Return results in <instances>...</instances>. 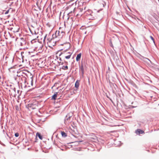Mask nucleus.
Returning <instances> with one entry per match:
<instances>
[{
	"label": "nucleus",
	"instance_id": "1",
	"mask_svg": "<svg viewBox=\"0 0 159 159\" xmlns=\"http://www.w3.org/2000/svg\"><path fill=\"white\" fill-rule=\"evenodd\" d=\"M63 32L62 31L61 32L59 31L56 30L55 33L52 34L51 39H48V40L49 42H51L55 38H58V39L61 38L63 35Z\"/></svg>",
	"mask_w": 159,
	"mask_h": 159
},
{
	"label": "nucleus",
	"instance_id": "2",
	"mask_svg": "<svg viewBox=\"0 0 159 159\" xmlns=\"http://www.w3.org/2000/svg\"><path fill=\"white\" fill-rule=\"evenodd\" d=\"M39 105V102L36 100H33L31 101L27 105H26V107L30 109H34L38 107Z\"/></svg>",
	"mask_w": 159,
	"mask_h": 159
},
{
	"label": "nucleus",
	"instance_id": "3",
	"mask_svg": "<svg viewBox=\"0 0 159 159\" xmlns=\"http://www.w3.org/2000/svg\"><path fill=\"white\" fill-rule=\"evenodd\" d=\"M85 62L82 61L80 65H79L80 71L81 72L82 75L83 76L84 74V68L86 67Z\"/></svg>",
	"mask_w": 159,
	"mask_h": 159
},
{
	"label": "nucleus",
	"instance_id": "4",
	"mask_svg": "<svg viewBox=\"0 0 159 159\" xmlns=\"http://www.w3.org/2000/svg\"><path fill=\"white\" fill-rule=\"evenodd\" d=\"M28 78L29 77L30 78V80L31 82H30V85L31 86L33 85V75L30 72H28V74L26 75Z\"/></svg>",
	"mask_w": 159,
	"mask_h": 159
},
{
	"label": "nucleus",
	"instance_id": "5",
	"mask_svg": "<svg viewBox=\"0 0 159 159\" xmlns=\"http://www.w3.org/2000/svg\"><path fill=\"white\" fill-rule=\"evenodd\" d=\"M31 82V80H30V79L28 78V79H27L25 80V88H26L28 87H30V82Z\"/></svg>",
	"mask_w": 159,
	"mask_h": 159
},
{
	"label": "nucleus",
	"instance_id": "6",
	"mask_svg": "<svg viewBox=\"0 0 159 159\" xmlns=\"http://www.w3.org/2000/svg\"><path fill=\"white\" fill-rule=\"evenodd\" d=\"M71 116H70L69 114H67L64 120V123L66 125L68 124L67 121H70V119Z\"/></svg>",
	"mask_w": 159,
	"mask_h": 159
},
{
	"label": "nucleus",
	"instance_id": "7",
	"mask_svg": "<svg viewBox=\"0 0 159 159\" xmlns=\"http://www.w3.org/2000/svg\"><path fill=\"white\" fill-rule=\"evenodd\" d=\"M37 137H39V138L41 140H42L43 139V137L41 135L40 133L37 132L36 134V137L35 138L36 140L35 141V142H37Z\"/></svg>",
	"mask_w": 159,
	"mask_h": 159
},
{
	"label": "nucleus",
	"instance_id": "8",
	"mask_svg": "<svg viewBox=\"0 0 159 159\" xmlns=\"http://www.w3.org/2000/svg\"><path fill=\"white\" fill-rule=\"evenodd\" d=\"M20 39V45L22 46L25 45L26 42L24 39L23 38H21Z\"/></svg>",
	"mask_w": 159,
	"mask_h": 159
},
{
	"label": "nucleus",
	"instance_id": "9",
	"mask_svg": "<svg viewBox=\"0 0 159 159\" xmlns=\"http://www.w3.org/2000/svg\"><path fill=\"white\" fill-rule=\"evenodd\" d=\"M80 80H77L75 82V87L76 88V90H77L78 89V88L79 86L80 85Z\"/></svg>",
	"mask_w": 159,
	"mask_h": 159
},
{
	"label": "nucleus",
	"instance_id": "10",
	"mask_svg": "<svg viewBox=\"0 0 159 159\" xmlns=\"http://www.w3.org/2000/svg\"><path fill=\"white\" fill-rule=\"evenodd\" d=\"M135 133L137 134H139L144 133V131H143L140 129H137L136 130Z\"/></svg>",
	"mask_w": 159,
	"mask_h": 159
},
{
	"label": "nucleus",
	"instance_id": "11",
	"mask_svg": "<svg viewBox=\"0 0 159 159\" xmlns=\"http://www.w3.org/2000/svg\"><path fill=\"white\" fill-rule=\"evenodd\" d=\"M5 89L7 90H8V91L10 92H11V93H9V94L11 95H12V91H13L14 90H14V89H13V88H11V87H10V88H5Z\"/></svg>",
	"mask_w": 159,
	"mask_h": 159
},
{
	"label": "nucleus",
	"instance_id": "12",
	"mask_svg": "<svg viewBox=\"0 0 159 159\" xmlns=\"http://www.w3.org/2000/svg\"><path fill=\"white\" fill-rule=\"evenodd\" d=\"M81 53H80L77 55L76 59V61H78L80 60L81 57Z\"/></svg>",
	"mask_w": 159,
	"mask_h": 159
},
{
	"label": "nucleus",
	"instance_id": "13",
	"mask_svg": "<svg viewBox=\"0 0 159 159\" xmlns=\"http://www.w3.org/2000/svg\"><path fill=\"white\" fill-rule=\"evenodd\" d=\"M58 93L56 92L52 96L51 99L52 100H55L57 98Z\"/></svg>",
	"mask_w": 159,
	"mask_h": 159
},
{
	"label": "nucleus",
	"instance_id": "14",
	"mask_svg": "<svg viewBox=\"0 0 159 159\" xmlns=\"http://www.w3.org/2000/svg\"><path fill=\"white\" fill-rule=\"evenodd\" d=\"M67 53H69V55L65 56V58L66 59H69L70 58L72 53H71V52H67Z\"/></svg>",
	"mask_w": 159,
	"mask_h": 159
},
{
	"label": "nucleus",
	"instance_id": "15",
	"mask_svg": "<svg viewBox=\"0 0 159 159\" xmlns=\"http://www.w3.org/2000/svg\"><path fill=\"white\" fill-rule=\"evenodd\" d=\"M69 132L73 136H74L73 134L75 133V130L72 129L70 127V128Z\"/></svg>",
	"mask_w": 159,
	"mask_h": 159
},
{
	"label": "nucleus",
	"instance_id": "16",
	"mask_svg": "<svg viewBox=\"0 0 159 159\" xmlns=\"http://www.w3.org/2000/svg\"><path fill=\"white\" fill-rule=\"evenodd\" d=\"M61 134L62 137H66L67 136V135L64 131H61Z\"/></svg>",
	"mask_w": 159,
	"mask_h": 159
},
{
	"label": "nucleus",
	"instance_id": "17",
	"mask_svg": "<svg viewBox=\"0 0 159 159\" xmlns=\"http://www.w3.org/2000/svg\"><path fill=\"white\" fill-rule=\"evenodd\" d=\"M62 69L64 70H66L68 69V67L67 65L66 66H63L62 67Z\"/></svg>",
	"mask_w": 159,
	"mask_h": 159
},
{
	"label": "nucleus",
	"instance_id": "18",
	"mask_svg": "<svg viewBox=\"0 0 159 159\" xmlns=\"http://www.w3.org/2000/svg\"><path fill=\"white\" fill-rule=\"evenodd\" d=\"M150 37L151 38V40H152V41H153L154 43V44L155 45V40H154V38L152 36H150Z\"/></svg>",
	"mask_w": 159,
	"mask_h": 159
},
{
	"label": "nucleus",
	"instance_id": "19",
	"mask_svg": "<svg viewBox=\"0 0 159 159\" xmlns=\"http://www.w3.org/2000/svg\"><path fill=\"white\" fill-rule=\"evenodd\" d=\"M109 45L111 47H112V48H113V46L112 44V42L111 40L110 41Z\"/></svg>",
	"mask_w": 159,
	"mask_h": 159
},
{
	"label": "nucleus",
	"instance_id": "20",
	"mask_svg": "<svg viewBox=\"0 0 159 159\" xmlns=\"http://www.w3.org/2000/svg\"><path fill=\"white\" fill-rule=\"evenodd\" d=\"M30 31L31 33V34H32V35H33L34 34H36V32H35V31H34V32H33L30 29Z\"/></svg>",
	"mask_w": 159,
	"mask_h": 159
},
{
	"label": "nucleus",
	"instance_id": "21",
	"mask_svg": "<svg viewBox=\"0 0 159 159\" xmlns=\"http://www.w3.org/2000/svg\"><path fill=\"white\" fill-rule=\"evenodd\" d=\"M13 89H14V90H14L13 91H12V94L13 93H16V88H13Z\"/></svg>",
	"mask_w": 159,
	"mask_h": 159
},
{
	"label": "nucleus",
	"instance_id": "22",
	"mask_svg": "<svg viewBox=\"0 0 159 159\" xmlns=\"http://www.w3.org/2000/svg\"><path fill=\"white\" fill-rule=\"evenodd\" d=\"M15 136L16 137H18L19 136V133H15Z\"/></svg>",
	"mask_w": 159,
	"mask_h": 159
},
{
	"label": "nucleus",
	"instance_id": "23",
	"mask_svg": "<svg viewBox=\"0 0 159 159\" xmlns=\"http://www.w3.org/2000/svg\"><path fill=\"white\" fill-rule=\"evenodd\" d=\"M17 91L18 95H20V94L21 91H20L19 90H17Z\"/></svg>",
	"mask_w": 159,
	"mask_h": 159
},
{
	"label": "nucleus",
	"instance_id": "24",
	"mask_svg": "<svg viewBox=\"0 0 159 159\" xmlns=\"http://www.w3.org/2000/svg\"><path fill=\"white\" fill-rule=\"evenodd\" d=\"M106 96L107 98H109L111 100V101L112 103H113V101L107 95Z\"/></svg>",
	"mask_w": 159,
	"mask_h": 159
},
{
	"label": "nucleus",
	"instance_id": "25",
	"mask_svg": "<svg viewBox=\"0 0 159 159\" xmlns=\"http://www.w3.org/2000/svg\"><path fill=\"white\" fill-rule=\"evenodd\" d=\"M35 40H36V39H33V40H32L31 41V43H34L35 42Z\"/></svg>",
	"mask_w": 159,
	"mask_h": 159
},
{
	"label": "nucleus",
	"instance_id": "26",
	"mask_svg": "<svg viewBox=\"0 0 159 159\" xmlns=\"http://www.w3.org/2000/svg\"><path fill=\"white\" fill-rule=\"evenodd\" d=\"M136 107V106H132V105H130L129 106V108H135Z\"/></svg>",
	"mask_w": 159,
	"mask_h": 159
},
{
	"label": "nucleus",
	"instance_id": "27",
	"mask_svg": "<svg viewBox=\"0 0 159 159\" xmlns=\"http://www.w3.org/2000/svg\"><path fill=\"white\" fill-rule=\"evenodd\" d=\"M12 85H10L9 86L8 85H6V86L5 87V88H10V87H12Z\"/></svg>",
	"mask_w": 159,
	"mask_h": 159
},
{
	"label": "nucleus",
	"instance_id": "28",
	"mask_svg": "<svg viewBox=\"0 0 159 159\" xmlns=\"http://www.w3.org/2000/svg\"><path fill=\"white\" fill-rule=\"evenodd\" d=\"M14 67V66L11 67L10 68L8 69V70L10 72H11V69H12Z\"/></svg>",
	"mask_w": 159,
	"mask_h": 159
},
{
	"label": "nucleus",
	"instance_id": "29",
	"mask_svg": "<svg viewBox=\"0 0 159 159\" xmlns=\"http://www.w3.org/2000/svg\"><path fill=\"white\" fill-rule=\"evenodd\" d=\"M9 10H7V11L5 12V14H7L9 12Z\"/></svg>",
	"mask_w": 159,
	"mask_h": 159
},
{
	"label": "nucleus",
	"instance_id": "30",
	"mask_svg": "<svg viewBox=\"0 0 159 159\" xmlns=\"http://www.w3.org/2000/svg\"><path fill=\"white\" fill-rule=\"evenodd\" d=\"M77 2V0H76V1L75 2V3H72V4H71V6H73V5L74 4H75V5H76V2Z\"/></svg>",
	"mask_w": 159,
	"mask_h": 159
},
{
	"label": "nucleus",
	"instance_id": "31",
	"mask_svg": "<svg viewBox=\"0 0 159 159\" xmlns=\"http://www.w3.org/2000/svg\"><path fill=\"white\" fill-rule=\"evenodd\" d=\"M47 36V34H46L44 38L43 41H44L45 39H46Z\"/></svg>",
	"mask_w": 159,
	"mask_h": 159
},
{
	"label": "nucleus",
	"instance_id": "32",
	"mask_svg": "<svg viewBox=\"0 0 159 159\" xmlns=\"http://www.w3.org/2000/svg\"><path fill=\"white\" fill-rule=\"evenodd\" d=\"M64 63V62H63V61H62V62L61 61V62H59V63L61 64V65H63Z\"/></svg>",
	"mask_w": 159,
	"mask_h": 159
},
{
	"label": "nucleus",
	"instance_id": "33",
	"mask_svg": "<svg viewBox=\"0 0 159 159\" xmlns=\"http://www.w3.org/2000/svg\"><path fill=\"white\" fill-rule=\"evenodd\" d=\"M64 62L65 64H66V65L68 64V62L66 61L65 60L64 61Z\"/></svg>",
	"mask_w": 159,
	"mask_h": 159
},
{
	"label": "nucleus",
	"instance_id": "34",
	"mask_svg": "<svg viewBox=\"0 0 159 159\" xmlns=\"http://www.w3.org/2000/svg\"><path fill=\"white\" fill-rule=\"evenodd\" d=\"M63 54V53L62 52H61L60 54L59 55V56H60L62 54Z\"/></svg>",
	"mask_w": 159,
	"mask_h": 159
},
{
	"label": "nucleus",
	"instance_id": "35",
	"mask_svg": "<svg viewBox=\"0 0 159 159\" xmlns=\"http://www.w3.org/2000/svg\"><path fill=\"white\" fill-rule=\"evenodd\" d=\"M59 60L60 61H62V60L61 59V57H59Z\"/></svg>",
	"mask_w": 159,
	"mask_h": 159
},
{
	"label": "nucleus",
	"instance_id": "36",
	"mask_svg": "<svg viewBox=\"0 0 159 159\" xmlns=\"http://www.w3.org/2000/svg\"><path fill=\"white\" fill-rule=\"evenodd\" d=\"M1 144H2V145L3 146H5V145L4 144H3V143H1Z\"/></svg>",
	"mask_w": 159,
	"mask_h": 159
},
{
	"label": "nucleus",
	"instance_id": "37",
	"mask_svg": "<svg viewBox=\"0 0 159 159\" xmlns=\"http://www.w3.org/2000/svg\"><path fill=\"white\" fill-rule=\"evenodd\" d=\"M80 11H82L83 10L82 8L81 9V8H80Z\"/></svg>",
	"mask_w": 159,
	"mask_h": 159
},
{
	"label": "nucleus",
	"instance_id": "38",
	"mask_svg": "<svg viewBox=\"0 0 159 159\" xmlns=\"http://www.w3.org/2000/svg\"><path fill=\"white\" fill-rule=\"evenodd\" d=\"M38 8H39V10H40L41 9L40 7H39L38 6Z\"/></svg>",
	"mask_w": 159,
	"mask_h": 159
},
{
	"label": "nucleus",
	"instance_id": "39",
	"mask_svg": "<svg viewBox=\"0 0 159 159\" xmlns=\"http://www.w3.org/2000/svg\"><path fill=\"white\" fill-rule=\"evenodd\" d=\"M18 109H19V107H18V106H17L16 107V110H18Z\"/></svg>",
	"mask_w": 159,
	"mask_h": 159
},
{
	"label": "nucleus",
	"instance_id": "40",
	"mask_svg": "<svg viewBox=\"0 0 159 159\" xmlns=\"http://www.w3.org/2000/svg\"><path fill=\"white\" fill-rule=\"evenodd\" d=\"M16 71V70H13V71H12V72H15V71Z\"/></svg>",
	"mask_w": 159,
	"mask_h": 159
},
{
	"label": "nucleus",
	"instance_id": "41",
	"mask_svg": "<svg viewBox=\"0 0 159 159\" xmlns=\"http://www.w3.org/2000/svg\"><path fill=\"white\" fill-rule=\"evenodd\" d=\"M72 127L73 128V129H75V127H74L72 125Z\"/></svg>",
	"mask_w": 159,
	"mask_h": 159
},
{
	"label": "nucleus",
	"instance_id": "42",
	"mask_svg": "<svg viewBox=\"0 0 159 159\" xmlns=\"http://www.w3.org/2000/svg\"><path fill=\"white\" fill-rule=\"evenodd\" d=\"M82 142V141H80V140L79 141V142Z\"/></svg>",
	"mask_w": 159,
	"mask_h": 159
},
{
	"label": "nucleus",
	"instance_id": "43",
	"mask_svg": "<svg viewBox=\"0 0 159 159\" xmlns=\"http://www.w3.org/2000/svg\"><path fill=\"white\" fill-rule=\"evenodd\" d=\"M102 5H103V7H104V4H102Z\"/></svg>",
	"mask_w": 159,
	"mask_h": 159
},
{
	"label": "nucleus",
	"instance_id": "44",
	"mask_svg": "<svg viewBox=\"0 0 159 159\" xmlns=\"http://www.w3.org/2000/svg\"><path fill=\"white\" fill-rule=\"evenodd\" d=\"M66 54H68V55H69V53H66Z\"/></svg>",
	"mask_w": 159,
	"mask_h": 159
},
{
	"label": "nucleus",
	"instance_id": "45",
	"mask_svg": "<svg viewBox=\"0 0 159 159\" xmlns=\"http://www.w3.org/2000/svg\"><path fill=\"white\" fill-rule=\"evenodd\" d=\"M146 59H148V60H149V59L148 58H146Z\"/></svg>",
	"mask_w": 159,
	"mask_h": 159
},
{
	"label": "nucleus",
	"instance_id": "46",
	"mask_svg": "<svg viewBox=\"0 0 159 159\" xmlns=\"http://www.w3.org/2000/svg\"><path fill=\"white\" fill-rule=\"evenodd\" d=\"M3 132H4V130H3Z\"/></svg>",
	"mask_w": 159,
	"mask_h": 159
},
{
	"label": "nucleus",
	"instance_id": "47",
	"mask_svg": "<svg viewBox=\"0 0 159 159\" xmlns=\"http://www.w3.org/2000/svg\"><path fill=\"white\" fill-rule=\"evenodd\" d=\"M54 144H55V145H56V143H54Z\"/></svg>",
	"mask_w": 159,
	"mask_h": 159
},
{
	"label": "nucleus",
	"instance_id": "48",
	"mask_svg": "<svg viewBox=\"0 0 159 159\" xmlns=\"http://www.w3.org/2000/svg\"><path fill=\"white\" fill-rule=\"evenodd\" d=\"M66 50H66V51H65V52H66Z\"/></svg>",
	"mask_w": 159,
	"mask_h": 159
},
{
	"label": "nucleus",
	"instance_id": "49",
	"mask_svg": "<svg viewBox=\"0 0 159 159\" xmlns=\"http://www.w3.org/2000/svg\"><path fill=\"white\" fill-rule=\"evenodd\" d=\"M15 95H17V94H15Z\"/></svg>",
	"mask_w": 159,
	"mask_h": 159
},
{
	"label": "nucleus",
	"instance_id": "50",
	"mask_svg": "<svg viewBox=\"0 0 159 159\" xmlns=\"http://www.w3.org/2000/svg\"><path fill=\"white\" fill-rule=\"evenodd\" d=\"M158 105H159V104H158Z\"/></svg>",
	"mask_w": 159,
	"mask_h": 159
}]
</instances>
